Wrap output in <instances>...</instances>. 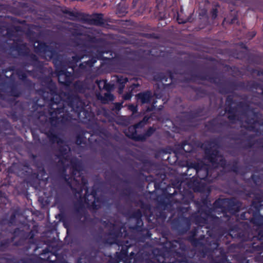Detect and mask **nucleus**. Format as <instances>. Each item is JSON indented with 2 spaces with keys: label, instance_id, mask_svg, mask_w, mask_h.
I'll use <instances>...</instances> for the list:
<instances>
[{
  "label": "nucleus",
  "instance_id": "obj_34",
  "mask_svg": "<svg viewBox=\"0 0 263 263\" xmlns=\"http://www.w3.org/2000/svg\"><path fill=\"white\" fill-rule=\"evenodd\" d=\"M190 87L196 93V95L193 98L194 100L203 98L207 95V90L201 87L191 86Z\"/></svg>",
  "mask_w": 263,
  "mask_h": 263
},
{
  "label": "nucleus",
  "instance_id": "obj_23",
  "mask_svg": "<svg viewBox=\"0 0 263 263\" xmlns=\"http://www.w3.org/2000/svg\"><path fill=\"white\" fill-rule=\"evenodd\" d=\"M153 95L151 90H146L140 92L136 95L138 102L142 104H149L153 99Z\"/></svg>",
  "mask_w": 263,
  "mask_h": 263
},
{
  "label": "nucleus",
  "instance_id": "obj_57",
  "mask_svg": "<svg viewBox=\"0 0 263 263\" xmlns=\"http://www.w3.org/2000/svg\"><path fill=\"white\" fill-rule=\"evenodd\" d=\"M217 6H218V5H217L215 7L212 8V9L210 11V15L211 16L212 20L216 19V18L217 16L218 11L216 7Z\"/></svg>",
  "mask_w": 263,
  "mask_h": 263
},
{
  "label": "nucleus",
  "instance_id": "obj_14",
  "mask_svg": "<svg viewBox=\"0 0 263 263\" xmlns=\"http://www.w3.org/2000/svg\"><path fill=\"white\" fill-rule=\"evenodd\" d=\"M215 172L210 168L209 165L203 162L196 171L195 176L200 180H204L208 182H213L216 176H213L212 174Z\"/></svg>",
  "mask_w": 263,
  "mask_h": 263
},
{
  "label": "nucleus",
  "instance_id": "obj_59",
  "mask_svg": "<svg viewBox=\"0 0 263 263\" xmlns=\"http://www.w3.org/2000/svg\"><path fill=\"white\" fill-rule=\"evenodd\" d=\"M105 81L106 80H97L96 81V83L100 91H102L103 90V86L105 84Z\"/></svg>",
  "mask_w": 263,
  "mask_h": 263
},
{
  "label": "nucleus",
  "instance_id": "obj_53",
  "mask_svg": "<svg viewBox=\"0 0 263 263\" xmlns=\"http://www.w3.org/2000/svg\"><path fill=\"white\" fill-rule=\"evenodd\" d=\"M254 200L259 201L260 202H263V190H260L257 193L254 194Z\"/></svg>",
  "mask_w": 263,
  "mask_h": 263
},
{
  "label": "nucleus",
  "instance_id": "obj_51",
  "mask_svg": "<svg viewBox=\"0 0 263 263\" xmlns=\"http://www.w3.org/2000/svg\"><path fill=\"white\" fill-rule=\"evenodd\" d=\"M90 53V58L87 61L84 62V63L88 67V68L91 70L92 67H93L95 64L97 62V58L92 57L91 56L92 52Z\"/></svg>",
  "mask_w": 263,
  "mask_h": 263
},
{
  "label": "nucleus",
  "instance_id": "obj_44",
  "mask_svg": "<svg viewBox=\"0 0 263 263\" xmlns=\"http://www.w3.org/2000/svg\"><path fill=\"white\" fill-rule=\"evenodd\" d=\"M111 52L110 50H107L104 49L103 47H99L96 50L95 56H92V57H96L97 60H102L104 59L103 55L105 53H108Z\"/></svg>",
  "mask_w": 263,
  "mask_h": 263
},
{
  "label": "nucleus",
  "instance_id": "obj_50",
  "mask_svg": "<svg viewBox=\"0 0 263 263\" xmlns=\"http://www.w3.org/2000/svg\"><path fill=\"white\" fill-rule=\"evenodd\" d=\"M10 93L11 96L14 97H19L21 95L20 90L15 84H13L10 86Z\"/></svg>",
  "mask_w": 263,
  "mask_h": 263
},
{
  "label": "nucleus",
  "instance_id": "obj_56",
  "mask_svg": "<svg viewBox=\"0 0 263 263\" xmlns=\"http://www.w3.org/2000/svg\"><path fill=\"white\" fill-rule=\"evenodd\" d=\"M251 178L254 183L256 185L260 184L261 182V178L259 175L253 174Z\"/></svg>",
  "mask_w": 263,
  "mask_h": 263
},
{
  "label": "nucleus",
  "instance_id": "obj_41",
  "mask_svg": "<svg viewBox=\"0 0 263 263\" xmlns=\"http://www.w3.org/2000/svg\"><path fill=\"white\" fill-rule=\"evenodd\" d=\"M162 193L169 203L174 201L173 198L177 194V191L176 190H174L173 193H168L166 188L162 189Z\"/></svg>",
  "mask_w": 263,
  "mask_h": 263
},
{
  "label": "nucleus",
  "instance_id": "obj_11",
  "mask_svg": "<svg viewBox=\"0 0 263 263\" xmlns=\"http://www.w3.org/2000/svg\"><path fill=\"white\" fill-rule=\"evenodd\" d=\"M176 74H180V75H190V78L189 79L190 81L195 82L196 80H201L199 79H198L197 78L193 77V75H201V76H205L208 77H212V76L206 73L205 72H200L198 73H189L186 70H183L181 69L178 68H174L173 70H168L166 71V73H163V72H160L157 75L155 76V79L157 81H160L162 82H167V80L168 78L170 79L171 81H173L174 80V75Z\"/></svg>",
  "mask_w": 263,
  "mask_h": 263
},
{
  "label": "nucleus",
  "instance_id": "obj_19",
  "mask_svg": "<svg viewBox=\"0 0 263 263\" xmlns=\"http://www.w3.org/2000/svg\"><path fill=\"white\" fill-rule=\"evenodd\" d=\"M226 200L225 213L228 212L232 215H234L239 211L241 204L239 201L234 198H226Z\"/></svg>",
  "mask_w": 263,
  "mask_h": 263
},
{
  "label": "nucleus",
  "instance_id": "obj_49",
  "mask_svg": "<svg viewBox=\"0 0 263 263\" xmlns=\"http://www.w3.org/2000/svg\"><path fill=\"white\" fill-rule=\"evenodd\" d=\"M69 67L71 68L72 72L74 76V78H79L86 74V73H84V72H83L81 69H80L79 67L77 68H76V67L73 66H69Z\"/></svg>",
  "mask_w": 263,
  "mask_h": 263
},
{
  "label": "nucleus",
  "instance_id": "obj_8",
  "mask_svg": "<svg viewBox=\"0 0 263 263\" xmlns=\"http://www.w3.org/2000/svg\"><path fill=\"white\" fill-rule=\"evenodd\" d=\"M64 100L59 95L56 98H51L48 107V112L50 116L49 122L51 126L56 127L60 125L58 115L64 112L65 110Z\"/></svg>",
  "mask_w": 263,
  "mask_h": 263
},
{
  "label": "nucleus",
  "instance_id": "obj_37",
  "mask_svg": "<svg viewBox=\"0 0 263 263\" xmlns=\"http://www.w3.org/2000/svg\"><path fill=\"white\" fill-rule=\"evenodd\" d=\"M15 73L17 76L18 79L24 83L26 84H29L31 83V81L27 78V74L25 70L17 69L15 71Z\"/></svg>",
  "mask_w": 263,
  "mask_h": 263
},
{
  "label": "nucleus",
  "instance_id": "obj_13",
  "mask_svg": "<svg viewBox=\"0 0 263 263\" xmlns=\"http://www.w3.org/2000/svg\"><path fill=\"white\" fill-rule=\"evenodd\" d=\"M228 125L227 121L217 116L206 122L204 126L207 131L210 133L220 134L223 132L224 128Z\"/></svg>",
  "mask_w": 263,
  "mask_h": 263
},
{
  "label": "nucleus",
  "instance_id": "obj_6",
  "mask_svg": "<svg viewBox=\"0 0 263 263\" xmlns=\"http://www.w3.org/2000/svg\"><path fill=\"white\" fill-rule=\"evenodd\" d=\"M62 12L68 15L70 17L69 18L72 21L78 20L97 26H103L105 24L104 15L102 13H94L89 15L83 12L70 11L67 8L63 10Z\"/></svg>",
  "mask_w": 263,
  "mask_h": 263
},
{
  "label": "nucleus",
  "instance_id": "obj_60",
  "mask_svg": "<svg viewBox=\"0 0 263 263\" xmlns=\"http://www.w3.org/2000/svg\"><path fill=\"white\" fill-rule=\"evenodd\" d=\"M147 119L145 120V117L144 118L143 121H140L136 124H135L133 126L135 127L136 129L138 128H142L145 123V122L147 121Z\"/></svg>",
  "mask_w": 263,
  "mask_h": 263
},
{
  "label": "nucleus",
  "instance_id": "obj_16",
  "mask_svg": "<svg viewBox=\"0 0 263 263\" xmlns=\"http://www.w3.org/2000/svg\"><path fill=\"white\" fill-rule=\"evenodd\" d=\"M125 215L129 218L134 219L135 220V226L132 227L130 230H149L147 229H143L141 228L143 223L142 219V213L140 209H137L134 211H128L125 213Z\"/></svg>",
  "mask_w": 263,
  "mask_h": 263
},
{
  "label": "nucleus",
  "instance_id": "obj_2",
  "mask_svg": "<svg viewBox=\"0 0 263 263\" xmlns=\"http://www.w3.org/2000/svg\"><path fill=\"white\" fill-rule=\"evenodd\" d=\"M83 204L81 203L74 204L73 210L70 215H68L70 206L65 204H61L58 205L60 213L56 216V218L63 223V226L66 230H70L69 228L72 226L76 227L84 223L82 220L83 217L82 213Z\"/></svg>",
  "mask_w": 263,
  "mask_h": 263
},
{
  "label": "nucleus",
  "instance_id": "obj_25",
  "mask_svg": "<svg viewBox=\"0 0 263 263\" xmlns=\"http://www.w3.org/2000/svg\"><path fill=\"white\" fill-rule=\"evenodd\" d=\"M251 111L253 116V118H247L246 122L250 125V127L253 128L255 125L259 123L258 119L261 115L259 111H256L254 109H251ZM260 124L263 125V122L259 123Z\"/></svg>",
  "mask_w": 263,
  "mask_h": 263
},
{
  "label": "nucleus",
  "instance_id": "obj_27",
  "mask_svg": "<svg viewBox=\"0 0 263 263\" xmlns=\"http://www.w3.org/2000/svg\"><path fill=\"white\" fill-rule=\"evenodd\" d=\"M110 243H116L119 246H121L122 249L120 254L121 255V258L119 259V262L122 261L123 263H130L131 261H130L129 262L127 261L126 256H127V248L129 247V245H123L122 242H121L118 239H116L114 241L110 242ZM126 244L128 243V242L126 241Z\"/></svg>",
  "mask_w": 263,
  "mask_h": 263
},
{
  "label": "nucleus",
  "instance_id": "obj_21",
  "mask_svg": "<svg viewBox=\"0 0 263 263\" xmlns=\"http://www.w3.org/2000/svg\"><path fill=\"white\" fill-rule=\"evenodd\" d=\"M58 59L60 62L59 63H57V64H54L55 71L58 77V82L60 84L66 86V81H65V78L64 73L65 61L63 60L62 57H60V59Z\"/></svg>",
  "mask_w": 263,
  "mask_h": 263
},
{
  "label": "nucleus",
  "instance_id": "obj_64",
  "mask_svg": "<svg viewBox=\"0 0 263 263\" xmlns=\"http://www.w3.org/2000/svg\"><path fill=\"white\" fill-rule=\"evenodd\" d=\"M90 195L92 196V198L98 196L97 191L95 187L92 188L90 192H89V196Z\"/></svg>",
  "mask_w": 263,
  "mask_h": 263
},
{
  "label": "nucleus",
  "instance_id": "obj_31",
  "mask_svg": "<svg viewBox=\"0 0 263 263\" xmlns=\"http://www.w3.org/2000/svg\"><path fill=\"white\" fill-rule=\"evenodd\" d=\"M46 135L50 142L52 144L55 143H57L58 144L65 143L64 140L57 135L53 129H50L48 130L46 133Z\"/></svg>",
  "mask_w": 263,
  "mask_h": 263
},
{
  "label": "nucleus",
  "instance_id": "obj_29",
  "mask_svg": "<svg viewBox=\"0 0 263 263\" xmlns=\"http://www.w3.org/2000/svg\"><path fill=\"white\" fill-rule=\"evenodd\" d=\"M226 198L221 199L218 198L216 199L213 203L212 207L211 208V213L212 212H215L217 209H220L221 211L225 213H226Z\"/></svg>",
  "mask_w": 263,
  "mask_h": 263
},
{
  "label": "nucleus",
  "instance_id": "obj_17",
  "mask_svg": "<svg viewBox=\"0 0 263 263\" xmlns=\"http://www.w3.org/2000/svg\"><path fill=\"white\" fill-rule=\"evenodd\" d=\"M64 179L67 184L70 188L71 190L73 193L81 194L83 190H84L85 193L84 198L85 200H86L87 197H89V187L88 186V182L86 178H85L84 176L81 177V186L80 190H78L77 188L72 186L71 181H70L69 179L67 178L66 175H65Z\"/></svg>",
  "mask_w": 263,
  "mask_h": 263
},
{
  "label": "nucleus",
  "instance_id": "obj_26",
  "mask_svg": "<svg viewBox=\"0 0 263 263\" xmlns=\"http://www.w3.org/2000/svg\"><path fill=\"white\" fill-rule=\"evenodd\" d=\"M22 30V28L20 26H12L11 27H8L7 30L5 34V37H7L9 41H13L14 39L12 38L14 37H16V33L21 31ZM21 38V37H17L14 39L16 40L17 39ZM21 39H22L21 37Z\"/></svg>",
  "mask_w": 263,
  "mask_h": 263
},
{
  "label": "nucleus",
  "instance_id": "obj_33",
  "mask_svg": "<svg viewBox=\"0 0 263 263\" xmlns=\"http://www.w3.org/2000/svg\"><path fill=\"white\" fill-rule=\"evenodd\" d=\"M93 201L90 203H89V200L88 199V197H87L86 200H85V202L89 209L96 211L101 208L102 200L98 197V196L93 198ZM84 200L85 199H84Z\"/></svg>",
  "mask_w": 263,
  "mask_h": 263
},
{
  "label": "nucleus",
  "instance_id": "obj_42",
  "mask_svg": "<svg viewBox=\"0 0 263 263\" xmlns=\"http://www.w3.org/2000/svg\"><path fill=\"white\" fill-rule=\"evenodd\" d=\"M226 167H228L229 168L230 172L237 174L239 172L240 166L238 164V161L236 160H234L231 163H227L225 168Z\"/></svg>",
  "mask_w": 263,
  "mask_h": 263
},
{
  "label": "nucleus",
  "instance_id": "obj_55",
  "mask_svg": "<svg viewBox=\"0 0 263 263\" xmlns=\"http://www.w3.org/2000/svg\"><path fill=\"white\" fill-rule=\"evenodd\" d=\"M114 85L108 83L107 81L106 80L105 84L103 86V90H105L107 92H111L114 89Z\"/></svg>",
  "mask_w": 263,
  "mask_h": 263
},
{
  "label": "nucleus",
  "instance_id": "obj_3",
  "mask_svg": "<svg viewBox=\"0 0 263 263\" xmlns=\"http://www.w3.org/2000/svg\"><path fill=\"white\" fill-rule=\"evenodd\" d=\"M10 48L12 51H16L18 55L27 58L28 61H25L22 63L24 67L32 66L36 70L43 69V63L39 60L35 54L30 53L27 43L24 42L23 39L14 40L13 43L10 45Z\"/></svg>",
  "mask_w": 263,
  "mask_h": 263
},
{
  "label": "nucleus",
  "instance_id": "obj_63",
  "mask_svg": "<svg viewBox=\"0 0 263 263\" xmlns=\"http://www.w3.org/2000/svg\"><path fill=\"white\" fill-rule=\"evenodd\" d=\"M128 109L133 113H136L138 111L137 106L135 105L134 104H130L128 106Z\"/></svg>",
  "mask_w": 263,
  "mask_h": 263
},
{
  "label": "nucleus",
  "instance_id": "obj_43",
  "mask_svg": "<svg viewBox=\"0 0 263 263\" xmlns=\"http://www.w3.org/2000/svg\"><path fill=\"white\" fill-rule=\"evenodd\" d=\"M67 30L72 36L76 37L83 35L82 29L77 26L69 27Z\"/></svg>",
  "mask_w": 263,
  "mask_h": 263
},
{
  "label": "nucleus",
  "instance_id": "obj_22",
  "mask_svg": "<svg viewBox=\"0 0 263 263\" xmlns=\"http://www.w3.org/2000/svg\"><path fill=\"white\" fill-rule=\"evenodd\" d=\"M249 220L251 223L257 227L258 229L263 228V215L260 212L254 213L248 215Z\"/></svg>",
  "mask_w": 263,
  "mask_h": 263
},
{
  "label": "nucleus",
  "instance_id": "obj_39",
  "mask_svg": "<svg viewBox=\"0 0 263 263\" xmlns=\"http://www.w3.org/2000/svg\"><path fill=\"white\" fill-rule=\"evenodd\" d=\"M63 114L61 115L59 117V123L61 125L67 124L71 119V115L67 110L66 107L65 106V110Z\"/></svg>",
  "mask_w": 263,
  "mask_h": 263
},
{
  "label": "nucleus",
  "instance_id": "obj_9",
  "mask_svg": "<svg viewBox=\"0 0 263 263\" xmlns=\"http://www.w3.org/2000/svg\"><path fill=\"white\" fill-rule=\"evenodd\" d=\"M211 209H204L199 208L197 212L193 213L190 217V220L196 225L203 227L209 223V221L212 222L213 224L217 223L220 219L218 217L211 213Z\"/></svg>",
  "mask_w": 263,
  "mask_h": 263
},
{
  "label": "nucleus",
  "instance_id": "obj_54",
  "mask_svg": "<svg viewBox=\"0 0 263 263\" xmlns=\"http://www.w3.org/2000/svg\"><path fill=\"white\" fill-rule=\"evenodd\" d=\"M247 53L243 51H235L233 52V57L237 59L242 60Z\"/></svg>",
  "mask_w": 263,
  "mask_h": 263
},
{
  "label": "nucleus",
  "instance_id": "obj_52",
  "mask_svg": "<svg viewBox=\"0 0 263 263\" xmlns=\"http://www.w3.org/2000/svg\"><path fill=\"white\" fill-rule=\"evenodd\" d=\"M158 204L162 207H166L169 204L162 193L161 195L158 196Z\"/></svg>",
  "mask_w": 263,
  "mask_h": 263
},
{
  "label": "nucleus",
  "instance_id": "obj_47",
  "mask_svg": "<svg viewBox=\"0 0 263 263\" xmlns=\"http://www.w3.org/2000/svg\"><path fill=\"white\" fill-rule=\"evenodd\" d=\"M116 81L119 85V88L123 89L125 87V84L128 82V79L122 75L116 76Z\"/></svg>",
  "mask_w": 263,
  "mask_h": 263
},
{
  "label": "nucleus",
  "instance_id": "obj_18",
  "mask_svg": "<svg viewBox=\"0 0 263 263\" xmlns=\"http://www.w3.org/2000/svg\"><path fill=\"white\" fill-rule=\"evenodd\" d=\"M42 85L44 87L43 89L47 90L51 95L57 93V87L55 83L52 80L50 76H45L41 79Z\"/></svg>",
  "mask_w": 263,
  "mask_h": 263
},
{
  "label": "nucleus",
  "instance_id": "obj_61",
  "mask_svg": "<svg viewBox=\"0 0 263 263\" xmlns=\"http://www.w3.org/2000/svg\"><path fill=\"white\" fill-rule=\"evenodd\" d=\"M76 143L77 145H81L82 144H84V142L83 137L80 135H77L76 138Z\"/></svg>",
  "mask_w": 263,
  "mask_h": 263
},
{
  "label": "nucleus",
  "instance_id": "obj_62",
  "mask_svg": "<svg viewBox=\"0 0 263 263\" xmlns=\"http://www.w3.org/2000/svg\"><path fill=\"white\" fill-rule=\"evenodd\" d=\"M144 36L146 38H148V39H158V35L155 33H145L144 34Z\"/></svg>",
  "mask_w": 263,
  "mask_h": 263
},
{
  "label": "nucleus",
  "instance_id": "obj_40",
  "mask_svg": "<svg viewBox=\"0 0 263 263\" xmlns=\"http://www.w3.org/2000/svg\"><path fill=\"white\" fill-rule=\"evenodd\" d=\"M64 77L65 78L66 81V86H70L71 85L72 81L74 80V77L72 72H69L67 71L66 63H65L64 66Z\"/></svg>",
  "mask_w": 263,
  "mask_h": 263
},
{
  "label": "nucleus",
  "instance_id": "obj_20",
  "mask_svg": "<svg viewBox=\"0 0 263 263\" xmlns=\"http://www.w3.org/2000/svg\"><path fill=\"white\" fill-rule=\"evenodd\" d=\"M263 204L259 201L253 200L250 205V208L245 212L242 213L240 215L241 219H247L249 218L248 215L254 213H259L261 207Z\"/></svg>",
  "mask_w": 263,
  "mask_h": 263
},
{
  "label": "nucleus",
  "instance_id": "obj_15",
  "mask_svg": "<svg viewBox=\"0 0 263 263\" xmlns=\"http://www.w3.org/2000/svg\"><path fill=\"white\" fill-rule=\"evenodd\" d=\"M75 46L81 48V51L72 57L71 61L70 62V66L76 67L77 63L80 62L84 57H90V51L87 49L89 48V45L86 43L74 42Z\"/></svg>",
  "mask_w": 263,
  "mask_h": 263
},
{
  "label": "nucleus",
  "instance_id": "obj_24",
  "mask_svg": "<svg viewBox=\"0 0 263 263\" xmlns=\"http://www.w3.org/2000/svg\"><path fill=\"white\" fill-rule=\"evenodd\" d=\"M124 134L126 137L135 141H140V140L143 139L140 135L137 134V129L133 125L129 126L124 132Z\"/></svg>",
  "mask_w": 263,
  "mask_h": 263
},
{
  "label": "nucleus",
  "instance_id": "obj_58",
  "mask_svg": "<svg viewBox=\"0 0 263 263\" xmlns=\"http://www.w3.org/2000/svg\"><path fill=\"white\" fill-rule=\"evenodd\" d=\"M79 67L80 68V69H81L83 72H84V73H86V74L87 73H89L90 72V70L89 69V68H88V67L86 65V64H85V63H84V62L80 64L79 66Z\"/></svg>",
  "mask_w": 263,
  "mask_h": 263
},
{
  "label": "nucleus",
  "instance_id": "obj_10",
  "mask_svg": "<svg viewBox=\"0 0 263 263\" xmlns=\"http://www.w3.org/2000/svg\"><path fill=\"white\" fill-rule=\"evenodd\" d=\"M34 51L38 54H44L47 56L49 59L52 60L53 64H57L60 61L58 59L62 57L53 46L47 45L43 41L34 39L33 41Z\"/></svg>",
  "mask_w": 263,
  "mask_h": 263
},
{
  "label": "nucleus",
  "instance_id": "obj_7",
  "mask_svg": "<svg viewBox=\"0 0 263 263\" xmlns=\"http://www.w3.org/2000/svg\"><path fill=\"white\" fill-rule=\"evenodd\" d=\"M238 108L248 110L249 108V105L244 101L236 102L234 100V95H228L226 99L225 112L228 114V119L232 123L238 121L239 117L237 114Z\"/></svg>",
  "mask_w": 263,
  "mask_h": 263
},
{
  "label": "nucleus",
  "instance_id": "obj_4",
  "mask_svg": "<svg viewBox=\"0 0 263 263\" xmlns=\"http://www.w3.org/2000/svg\"><path fill=\"white\" fill-rule=\"evenodd\" d=\"M90 80L87 78L83 81L77 80L72 86V90L68 92L67 96L68 105L72 109L81 112L84 109L83 102L78 93H84L90 88Z\"/></svg>",
  "mask_w": 263,
  "mask_h": 263
},
{
  "label": "nucleus",
  "instance_id": "obj_28",
  "mask_svg": "<svg viewBox=\"0 0 263 263\" xmlns=\"http://www.w3.org/2000/svg\"><path fill=\"white\" fill-rule=\"evenodd\" d=\"M63 144H58L57 151L58 154L57 155V157L59 159L60 161H61L62 159L67 160L66 155L70 150L67 145Z\"/></svg>",
  "mask_w": 263,
  "mask_h": 263
},
{
  "label": "nucleus",
  "instance_id": "obj_12",
  "mask_svg": "<svg viewBox=\"0 0 263 263\" xmlns=\"http://www.w3.org/2000/svg\"><path fill=\"white\" fill-rule=\"evenodd\" d=\"M204 159L215 167L220 166L225 168L226 166L227 161L217 149L211 147L206 148L204 151Z\"/></svg>",
  "mask_w": 263,
  "mask_h": 263
},
{
  "label": "nucleus",
  "instance_id": "obj_5",
  "mask_svg": "<svg viewBox=\"0 0 263 263\" xmlns=\"http://www.w3.org/2000/svg\"><path fill=\"white\" fill-rule=\"evenodd\" d=\"M1 226H18L13 230H37L38 226L35 221H28L22 216L18 209L11 210L10 215L0 219Z\"/></svg>",
  "mask_w": 263,
  "mask_h": 263
},
{
  "label": "nucleus",
  "instance_id": "obj_32",
  "mask_svg": "<svg viewBox=\"0 0 263 263\" xmlns=\"http://www.w3.org/2000/svg\"><path fill=\"white\" fill-rule=\"evenodd\" d=\"M121 195L131 203H136L135 200V197L137 195V193L132 187H129L125 189L124 191L121 193Z\"/></svg>",
  "mask_w": 263,
  "mask_h": 263
},
{
  "label": "nucleus",
  "instance_id": "obj_35",
  "mask_svg": "<svg viewBox=\"0 0 263 263\" xmlns=\"http://www.w3.org/2000/svg\"><path fill=\"white\" fill-rule=\"evenodd\" d=\"M86 41L85 42L83 39H79L74 42H80V43H87L89 45V48H87V50H88L93 47L92 46L90 45L89 43H99L101 41V39L100 38H98L95 36L87 34L86 35Z\"/></svg>",
  "mask_w": 263,
  "mask_h": 263
},
{
  "label": "nucleus",
  "instance_id": "obj_48",
  "mask_svg": "<svg viewBox=\"0 0 263 263\" xmlns=\"http://www.w3.org/2000/svg\"><path fill=\"white\" fill-rule=\"evenodd\" d=\"M254 136L253 135H249L247 139L246 140V143L243 146V148L244 149H250L253 147L254 145L255 144V141L253 140Z\"/></svg>",
  "mask_w": 263,
  "mask_h": 263
},
{
  "label": "nucleus",
  "instance_id": "obj_1",
  "mask_svg": "<svg viewBox=\"0 0 263 263\" xmlns=\"http://www.w3.org/2000/svg\"><path fill=\"white\" fill-rule=\"evenodd\" d=\"M193 77L202 80H207L215 85L219 89V92L222 95L233 93L235 90H252L260 89V92H257L259 96H263V84L254 81H240L236 80L222 81L220 78L209 77L201 75H193Z\"/></svg>",
  "mask_w": 263,
  "mask_h": 263
},
{
  "label": "nucleus",
  "instance_id": "obj_30",
  "mask_svg": "<svg viewBox=\"0 0 263 263\" xmlns=\"http://www.w3.org/2000/svg\"><path fill=\"white\" fill-rule=\"evenodd\" d=\"M70 163L72 170L71 174L73 176L76 175L77 173H80L83 171L82 164L78 159H72Z\"/></svg>",
  "mask_w": 263,
  "mask_h": 263
},
{
  "label": "nucleus",
  "instance_id": "obj_38",
  "mask_svg": "<svg viewBox=\"0 0 263 263\" xmlns=\"http://www.w3.org/2000/svg\"><path fill=\"white\" fill-rule=\"evenodd\" d=\"M203 108L199 107L194 110L190 111L186 114V117L190 119H194L202 116Z\"/></svg>",
  "mask_w": 263,
  "mask_h": 263
},
{
  "label": "nucleus",
  "instance_id": "obj_36",
  "mask_svg": "<svg viewBox=\"0 0 263 263\" xmlns=\"http://www.w3.org/2000/svg\"><path fill=\"white\" fill-rule=\"evenodd\" d=\"M96 96L98 99L101 100L103 103H106L108 101H113L114 99V96L110 92L106 91L103 95L101 92H99L97 93Z\"/></svg>",
  "mask_w": 263,
  "mask_h": 263
},
{
  "label": "nucleus",
  "instance_id": "obj_45",
  "mask_svg": "<svg viewBox=\"0 0 263 263\" xmlns=\"http://www.w3.org/2000/svg\"><path fill=\"white\" fill-rule=\"evenodd\" d=\"M203 161H200L199 162H186V166L187 167V172H189V170L190 169H194L195 172L197 171V170L199 168V167L200 166V165L202 164ZM187 175H189V176H191V174H189L188 172L186 173Z\"/></svg>",
  "mask_w": 263,
  "mask_h": 263
},
{
  "label": "nucleus",
  "instance_id": "obj_46",
  "mask_svg": "<svg viewBox=\"0 0 263 263\" xmlns=\"http://www.w3.org/2000/svg\"><path fill=\"white\" fill-rule=\"evenodd\" d=\"M156 131V128L153 126H151L148 127V128L145 132V133L143 134H140V136L143 137V140H140V141L144 142L145 141L147 138L151 137L152 136L154 133Z\"/></svg>",
  "mask_w": 263,
  "mask_h": 263
}]
</instances>
